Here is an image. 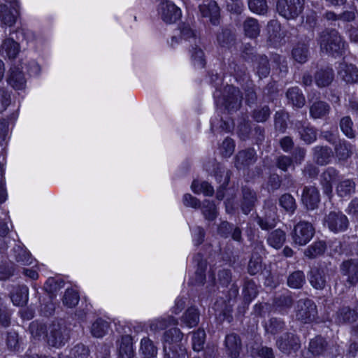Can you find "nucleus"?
<instances>
[{
  "label": "nucleus",
  "mask_w": 358,
  "mask_h": 358,
  "mask_svg": "<svg viewBox=\"0 0 358 358\" xmlns=\"http://www.w3.org/2000/svg\"><path fill=\"white\" fill-rule=\"evenodd\" d=\"M31 333L38 339L46 338L48 343L55 348L62 347L68 339V333L64 327L59 324H52L46 329L43 326L38 327L36 324L30 326Z\"/></svg>",
  "instance_id": "f257e3e1"
},
{
  "label": "nucleus",
  "mask_w": 358,
  "mask_h": 358,
  "mask_svg": "<svg viewBox=\"0 0 358 358\" xmlns=\"http://www.w3.org/2000/svg\"><path fill=\"white\" fill-rule=\"evenodd\" d=\"M320 50L330 55L341 54L345 48V42L335 29L322 31L317 39Z\"/></svg>",
  "instance_id": "f03ea898"
},
{
  "label": "nucleus",
  "mask_w": 358,
  "mask_h": 358,
  "mask_svg": "<svg viewBox=\"0 0 358 358\" xmlns=\"http://www.w3.org/2000/svg\"><path fill=\"white\" fill-rule=\"evenodd\" d=\"M317 315V306L312 300L303 299L298 301L295 308L296 320L304 324L310 323Z\"/></svg>",
  "instance_id": "7ed1b4c3"
},
{
  "label": "nucleus",
  "mask_w": 358,
  "mask_h": 358,
  "mask_svg": "<svg viewBox=\"0 0 358 358\" xmlns=\"http://www.w3.org/2000/svg\"><path fill=\"white\" fill-rule=\"evenodd\" d=\"M314 234V227L310 222L306 221H301L294 225L291 233L294 243L300 246L309 243Z\"/></svg>",
  "instance_id": "20e7f679"
},
{
  "label": "nucleus",
  "mask_w": 358,
  "mask_h": 358,
  "mask_svg": "<svg viewBox=\"0 0 358 358\" xmlns=\"http://www.w3.org/2000/svg\"><path fill=\"white\" fill-rule=\"evenodd\" d=\"M304 0H278L277 10L286 19H294L301 13Z\"/></svg>",
  "instance_id": "39448f33"
},
{
  "label": "nucleus",
  "mask_w": 358,
  "mask_h": 358,
  "mask_svg": "<svg viewBox=\"0 0 358 358\" xmlns=\"http://www.w3.org/2000/svg\"><path fill=\"white\" fill-rule=\"evenodd\" d=\"M159 17L166 24H173L182 15L180 9L169 0H161L158 6Z\"/></svg>",
  "instance_id": "423d86ee"
},
{
  "label": "nucleus",
  "mask_w": 358,
  "mask_h": 358,
  "mask_svg": "<svg viewBox=\"0 0 358 358\" xmlns=\"http://www.w3.org/2000/svg\"><path fill=\"white\" fill-rule=\"evenodd\" d=\"M324 224L334 233L342 232L347 229L349 221L341 212H330L324 217Z\"/></svg>",
  "instance_id": "0eeeda50"
},
{
  "label": "nucleus",
  "mask_w": 358,
  "mask_h": 358,
  "mask_svg": "<svg viewBox=\"0 0 358 358\" xmlns=\"http://www.w3.org/2000/svg\"><path fill=\"white\" fill-rule=\"evenodd\" d=\"M358 318V301H356L352 307L343 305L336 312L335 322L338 324L353 323Z\"/></svg>",
  "instance_id": "6e6552de"
},
{
  "label": "nucleus",
  "mask_w": 358,
  "mask_h": 358,
  "mask_svg": "<svg viewBox=\"0 0 358 358\" xmlns=\"http://www.w3.org/2000/svg\"><path fill=\"white\" fill-rule=\"evenodd\" d=\"M242 96L238 89L229 85L224 89L223 104L229 111L237 110L241 103Z\"/></svg>",
  "instance_id": "1a4fd4ad"
},
{
  "label": "nucleus",
  "mask_w": 358,
  "mask_h": 358,
  "mask_svg": "<svg viewBox=\"0 0 358 358\" xmlns=\"http://www.w3.org/2000/svg\"><path fill=\"white\" fill-rule=\"evenodd\" d=\"M301 201L308 209L316 208L320 201L318 189L314 186L304 187L301 194Z\"/></svg>",
  "instance_id": "9d476101"
},
{
  "label": "nucleus",
  "mask_w": 358,
  "mask_h": 358,
  "mask_svg": "<svg viewBox=\"0 0 358 358\" xmlns=\"http://www.w3.org/2000/svg\"><path fill=\"white\" fill-rule=\"evenodd\" d=\"M341 272L346 277V282L350 285H355L358 283V262L348 260L343 262L341 266Z\"/></svg>",
  "instance_id": "9b49d317"
},
{
  "label": "nucleus",
  "mask_w": 358,
  "mask_h": 358,
  "mask_svg": "<svg viewBox=\"0 0 358 358\" xmlns=\"http://www.w3.org/2000/svg\"><path fill=\"white\" fill-rule=\"evenodd\" d=\"M279 350L284 353L289 354L292 351H296L299 348V338L292 334H285L276 341Z\"/></svg>",
  "instance_id": "f8f14e48"
},
{
  "label": "nucleus",
  "mask_w": 358,
  "mask_h": 358,
  "mask_svg": "<svg viewBox=\"0 0 358 358\" xmlns=\"http://www.w3.org/2000/svg\"><path fill=\"white\" fill-rule=\"evenodd\" d=\"M199 10L202 17L208 18L213 24L219 23L220 8L215 1L204 2L199 6Z\"/></svg>",
  "instance_id": "ddd939ff"
},
{
  "label": "nucleus",
  "mask_w": 358,
  "mask_h": 358,
  "mask_svg": "<svg viewBox=\"0 0 358 358\" xmlns=\"http://www.w3.org/2000/svg\"><path fill=\"white\" fill-rule=\"evenodd\" d=\"M338 172L332 167L327 168L320 176V185L327 196L332 193L333 183L338 179Z\"/></svg>",
  "instance_id": "4468645a"
},
{
  "label": "nucleus",
  "mask_w": 358,
  "mask_h": 358,
  "mask_svg": "<svg viewBox=\"0 0 358 358\" xmlns=\"http://www.w3.org/2000/svg\"><path fill=\"white\" fill-rule=\"evenodd\" d=\"M256 153L254 149L240 151L236 156L235 166L238 169H244L256 161Z\"/></svg>",
  "instance_id": "2eb2a0df"
},
{
  "label": "nucleus",
  "mask_w": 358,
  "mask_h": 358,
  "mask_svg": "<svg viewBox=\"0 0 358 358\" xmlns=\"http://www.w3.org/2000/svg\"><path fill=\"white\" fill-rule=\"evenodd\" d=\"M225 347L227 355L231 358H237L241 350V341L235 334H229L225 338Z\"/></svg>",
  "instance_id": "dca6fc26"
},
{
  "label": "nucleus",
  "mask_w": 358,
  "mask_h": 358,
  "mask_svg": "<svg viewBox=\"0 0 358 358\" xmlns=\"http://www.w3.org/2000/svg\"><path fill=\"white\" fill-rule=\"evenodd\" d=\"M338 76L346 83H353L358 80V69L353 64L342 63L339 65Z\"/></svg>",
  "instance_id": "f3484780"
},
{
  "label": "nucleus",
  "mask_w": 358,
  "mask_h": 358,
  "mask_svg": "<svg viewBox=\"0 0 358 358\" xmlns=\"http://www.w3.org/2000/svg\"><path fill=\"white\" fill-rule=\"evenodd\" d=\"M182 338V334L180 330L176 327L171 328L164 334L163 344L164 350L166 351L168 348L174 345H180L178 343Z\"/></svg>",
  "instance_id": "a211bd4d"
},
{
  "label": "nucleus",
  "mask_w": 358,
  "mask_h": 358,
  "mask_svg": "<svg viewBox=\"0 0 358 358\" xmlns=\"http://www.w3.org/2000/svg\"><path fill=\"white\" fill-rule=\"evenodd\" d=\"M135 351L132 339L129 336H123L118 349V358H134Z\"/></svg>",
  "instance_id": "6ab92c4d"
},
{
  "label": "nucleus",
  "mask_w": 358,
  "mask_h": 358,
  "mask_svg": "<svg viewBox=\"0 0 358 358\" xmlns=\"http://www.w3.org/2000/svg\"><path fill=\"white\" fill-rule=\"evenodd\" d=\"M17 15V3H15L10 10L8 9L6 6H3L0 10V20L4 25L8 27H11L15 23Z\"/></svg>",
  "instance_id": "aec40b11"
},
{
  "label": "nucleus",
  "mask_w": 358,
  "mask_h": 358,
  "mask_svg": "<svg viewBox=\"0 0 358 358\" xmlns=\"http://www.w3.org/2000/svg\"><path fill=\"white\" fill-rule=\"evenodd\" d=\"M310 282L313 287L323 289L327 281V276L324 269L313 268L310 274Z\"/></svg>",
  "instance_id": "412c9836"
},
{
  "label": "nucleus",
  "mask_w": 358,
  "mask_h": 358,
  "mask_svg": "<svg viewBox=\"0 0 358 358\" xmlns=\"http://www.w3.org/2000/svg\"><path fill=\"white\" fill-rule=\"evenodd\" d=\"M243 33L250 38H257L261 30V27L257 20L253 17H248L243 23Z\"/></svg>",
  "instance_id": "4be33fe9"
},
{
  "label": "nucleus",
  "mask_w": 358,
  "mask_h": 358,
  "mask_svg": "<svg viewBox=\"0 0 358 358\" xmlns=\"http://www.w3.org/2000/svg\"><path fill=\"white\" fill-rule=\"evenodd\" d=\"M2 55L8 57L9 59H14L20 52V45L12 38L5 39L1 45Z\"/></svg>",
  "instance_id": "5701e85b"
},
{
  "label": "nucleus",
  "mask_w": 358,
  "mask_h": 358,
  "mask_svg": "<svg viewBox=\"0 0 358 358\" xmlns=\"http://www.w3.org/2000/svg\"><path fill=\"white\" fill-rule=\"evenodd\" d=\"M255 193L248 187L243 189V201L241 208L245 214H248L256 201Z\"/></svg>",
  "instance_id": "b1692460"
},
{
  "label": "nucleus",
  "mask_w": 358,
  "mask_h": 358,
  "mask_svg": "<svg viewBox=\"0 0 358 358\" xmlns=\"http://www.w3.org/2000/svg\"><path fill=\"white\" fill-rule=\"evenodd\" d=\"M11 301L15 306H24L28 301V288L26 286L17 287L15 292L11 293Z\"/></svg>",
  "instance_id": "393cba45"
},
{
  "label": "nucleus",
  "mask_w": 358,
  "mask_h": 358,
  "mask_svg": "<svg viewBox=\"0 0 358 358\" xmlns=\"http://www.w3.org/2000/svg\"><path fill=\"white\" fill-rule=\"evenodd\" d=\"M8 83L16 90H22L26 83L23 73L16 69H10Z\"/></svg>",
  "instance_id": "a878e982"
},
{
  "label": "nucleus",
  "mask_w": 358,
  "mask_h": 358,
  "mask_svg": "<svg viewBox=\"0 0 358 358\" xmlns=\"http://www.w3.org/2000/svg\"><path fill=\"white\" fill-rule=\"evenodd\" d=\"M140 352L144 358H154L157 354V348L148 338H143L141 341Z\"/></svg>",
  "instance_id": "bb28decb"
},
{
  "label": "nucleus",
  "mask_w": 358,
  "mask_h": 358,
  "mask_svg": "<svg viewBox=\"0 0 358 358\" xmlns=\"http://www.w3.org/2000/svg\"><path fill=\"white\" fill-rule=\"evenodd\" d=\"M325 250L326 244L324 241H315L305 250L304 255L310 259H314L322 255Z\"/></svg>",
  "instance_id": "cd10ccee"
},
{
  "label": "nucleus",
  "mask_w": 358,
  "mask_h": 358,
  "mask_svg": "<svg viewBox=\"0 0 358 358\" xmlns=\"http://www.w3.org/2000/svg\"><path fill=\"white\" fill-rule=\"evenodd\" d=\"M355 183L350 179L343 180L336 186L337 193L341 197L350 196L355 192Z\"/></svg>",
  "instance_id": "c85d7f7f"
},
{
  "label": "nucleus",
  "mask_w": 358,
  "mask_h": 358,
  "mask_svg": "<svg viewBox=\"0 0 358 358\" xmlns=\"http://www.w3.org/2000/svg\"><path fill=\"white\" fill-rule=\"evenodd\" d=\"M177 320L171 316H169L166 318H158L152 320L150 324V330L152 331H157L162 330L168 326L176 325Z\"/></svg>",
  "instance_id": "c756f323"
},
{
  "label": "nucleus",
  "mask_w": 358,
  "mask_h": 358,
  "mask_svg": "<svg viewBox=\"0 0 358 358\" xmlns=\"http://www.w3.org/2000/svg\"><path fill=\"white\" fill-rule=\"evenodd\" d=\"M266 206H269L271 208V211L272 212L273 215H270L268 218L263 219L262 217L257 218V223L259 225V227L264 229L267 230L269 229H271L275 227V206L271 201H268L266 203Z\"/></svg>",
  "instance_id": "7c9ffc66"
},
{
  "label": "nucleus",
  "mask_w": 358,
  "mask_h": 358,
  "mask_svg": "<svg viewBox=\"0 0 358 358\" xmlns=\"http://www.w3.org/2000/svg\"><path fill=\"white\" fill-rule=\"evenodd\" d=\"M314 150V157L317 164L324 165L330 162L332 156L331 149L327 147H316Z\"/></svg>",
  "instance_id": "2f4dec72"
},
{
  "label": "nucleus",
  "mask_w": 358,
  "mask_h": 358,
  "mask_svg": "<svg viewBox=\"0 0 358 358\" xmlns=\"http://www.w3.org/2000/svg\"><path fill=\"white\" fill-rule=\"evenodd\" d=\"M287 97L293 106L301 108L305 104V98L300 90L297 87L289 89L287 92Z\"/></svg>",
  "instance_id": "473e14b6"
},
{
  "label": "nucleus",
  "mask_w": 358,
  "mask_h": 358,
  "mask_svg": "<svg viewBox=\"0 0 358 358\" xmlns=\"http://www.w3.org/2000/svg\"><path fill=\"white\" fill-rule=\"evenodd\" d=\"M267 241L271 247L278 249L285 241V233L280 229L275 230L269 234Z\"/></svg>",
  "instance_id": "72a5a7b5"
},
{
  "label": "nucleus",
  "mask_w": 358,
  "mask_h": 358,
  "mask_svg": "<svg viewBox=\"0 0 358 358\" xmlns=\"http://www.w3.org/2000/svg\"><path fill=\"white\" fill-rule=\"evenodd\" d=\"M16 261L22 265H30L33 263L34 259L31 254L24 248L17 245L13 249Z\"/></svg>",
  "instance_id": "f704fd0d"
},
{
  "label": "nucleus",
  "mask_w": 358,
  "mask_h": 358,
  "mask_svg": "<svg viewBox=\"0 0 358 358\" xmlns=\"http://www.w3.org/2000/svg\"><path fill=\"white\" fill-rule=\"evenodd\" d=\"M268 39L271 42L277 43L281 38L280 24L275 20L270 21L266 27Z\"/></svg>",
  "instance_id": "c9c22d12"
},
{
  "label": "nucleus",
  "mask_w": 358,
  "mask_h": 358,
  "mask_svg": "<svg viewBox=\"0 0 358 358\" xmlns=\"http://www.w3.org/2000/svg\"><path fill=\"white\" fill-rule=\"evenodd\" d=\"M329 111V106L323 101L314 103L310 108V114L315 119L321 118Z\"/></svg>",
  "instance_id": "e433bc0d"
},
{
  "label": "nucleus",
  "mask_w": 358,
  "mask_h": 358,
  "mask_svg": "<svg viewBox=\"0 0 358 358\" xmlns=\"http://www.w3.org/2000/svg\"><path fill=\"white\" fill-rule=\"evenodd\" d=\"M315 83L319 87H325L329 85L334 78L331 69L320 70L315 75Z\"/></svg>",
  "instance_id": "4c0bfd02"
},
{
  "label": "nucleus",
  "mask_w": 358,
  "mask_h": 358,
  "mask_svg": "<svg viewBox=\"0 0 358 358\" xmlns=\"http://www.w3.org/2000/svg\"><path fill=\"white\" fill-rule=\"evenodd\" d=\"M192 190L195 194H203L206 196H211L214 192L213 187L207 182L194 180L191 185Z\"/></svg>",
  "instance_id": "58836bf2"
},
{
  "label": "nucleus",
  "mask_w": 358,
  "mask_h": 358,
  "mask_svg": "<svg viewBox=\"0 0 358 358\" xmlns=\"http://www.w3.org/2000/svg\"><path fill=\"white\" fill-rule=\"evenodd\" d=\"M214 175L217 182L220 184V188L223 189L228 185L230 178L229 173L225 171L220 164H217L215 165Z\"/></svg>",
  "instance_id": "ea45409f"
},
{
  "label": "nucleus",
  "mask_w": 358,
  "mask_h": 358,
  "mask_svg": "<svg viewBox=\"0 0 358 358\" xmlns=\"http://www.w3.org/2000/svg\"><path fill=\"white\" fill-rule=\"evenodd\" d=\"M308 55V49L305 43H298L292 50L293 58L299 63L306 62Z\"/></svg>",
  "instance_id": "a19ab883"
},
{
  "label": "nucleus",
  "mask_w": 358,
  "mask_h": 358,
  "mask_svg": "<svg viewBox=\"0 0 358 358\" xmlns=\"http://www.w3.org/2000/svg\"><path fill=\"white\" fill-rule=\"evenodd\" d=\"M248 7L251 12L257 15H265L268 10L266 0H248Z\"/></svg>",
  "instance_id": "79ce46f5"
},
{
  "label": "nucleus",
  "mask_w": 358,
  "mask_h": 358,
  "mask_svg": "<svg viewBox=\"0 0 358 358\" xmlns=\"http://www.w3.org/2000/svg\"><path fill=\"white\" fill-rule=\"evenodd\" d=\"M199 321V314L194 308H189L182 316V322L187 327L192 328L197 325Z\"/></svg>",
  "instance_id": "37998d69"
},
{
  "label": "nucleus",
  "mask_w": 358,
  "mask_h": 358,
  "mask_svg": "<svg viewBox=\"0 0 358 358\" xmlns=\"http://www.w3.org/2000/svg\"><path fill=\"white\" fill-rule=\"evenodd\" d=\"M326 348V341L320 336L312 339L309 345V351L313 355H320L323 353Z\"/></svg>",
  "instance_id": "c03bdc74"
},
{
  "label": "nucleus",
  "mask_w": 358,
  "mask_h": 358,
  "mask_svg": "<svg viewBox=\"0 0 358 358\" xmlns=\"http://www.w3.org/2000/svg\"><path fill=\"white\" fill-rule=\"evenodd\" d=\"M280 206L287 212L294 213L296 208V203L294 198L289 194H285L279 199Z\"/></svg>",
  "instance_id": "a18cd8bd"
},
{
  "label": "nucleus",
  "mask_w": 358,
  "mask_h": 358,
  "mask_svg": "<svg viewBox=\"0 0 358 358\" xmlns=\"http://www.w3.org/2000/svg\"><path fill=\"white\" fill-rule=\"evenodd\" d=\"M108 323L103 320H97L92 326L91 332L92 335L97 338L103 336L108 329Z\"/></svg>",
  "instance_id": "49530a36"
},
{
  "label": "nucleus",
  "mask_w": 358,
  "mask_h": 358,
  "mask_svg": "<svg viewBox=\"0 0 358 358\" xmlns=\"http://www.w3.org/2000/svg\"><path fill=\"white\" fill-rule=\"evenodd\" d=\"M305 282V276L302 271H297L292 273L287 279V284L292 288L298 289Z\"/></svg>",
  "instance_id": "de8ad7c7"
},
{
  "label": "nucleus",
  "mask_w": 358,
  "mask_h": 358,
  "mask_svg": "<svg viewBox=\"0 0 358 358\" xmlns=\"http://www.w3.org/2000/svg\"><path fill=\"white\" fill-rule=\"evenodd\" d=\"M340 128L347 137L352 138L355 136V132L353 129V122L350 117L346 116L341 120Z\"/></svg>",
  "instance_id": "09e8293b"
},
{
  "label": "nucleus",
  "mask_w": 358,
  "mask_h": 358,
  "mask_svg": "<svg viewBox=\"0 0 358 358\" xmlns=\"http://www.w3.org/2000/svg\"><path fill=\"white\" fill-rule=\"evenodd\" d=\"M206 334L204 330L199 329L194 333L192 336V348L194 351L200 352L203 348Z\"/></svg>",
  "instance_id": "8fccbe9b"
},
{
  "label": "nucleus",
  "mask_w": 358,
  "mask_h": 358,
  "mask_svg": "<svg viewBox=\"0 0 358 358\" xmlns=\"http://www.w3.org/2000/svg\"><path fill=\"white\" fill-rule=\"evenodd\" d=\"M164 352L166 358H186V350L182 345H174Z\"/></svg>",
  "instance_id": "3c124183"
},
{
  "label": "nucleus",
  "mask_w": 358,
  "mask_h": 358,
  "mask_svg": "<svg viewBox=\"0 0 358 358\" xmlns=\"http://www.w3.org/2000/svg\"><path fill=\"white\" fill-rule=\"evenodd\" d=\"M250 354L252 357H259L260 358L275 357L273 349L266 346L252 348Z\"/></svg>",
  "instance_id": "603ef678"
},
{
  "label": "nucleus",
  "mask_w": 358,
  "mask_h": 358,
  "mask_svg": "<svg viewBox=\"0 0 358 358\" xmlns=\"http://www.w3.org/2000/svg\"><path fill=\"white\" fill-rule=\"evenodd\" d=\"M284 322L277 318H271L268 323L266 324V332L271 334H276L282 331L284 329Z\"/></svg>",
  "instance_id": "864d4df0"
},
{
  "label": "nucleus",
  "mask_w": 358,
  "mask_h": 358,
  "mask_svg": "<svg viewBox=\"0 0 358 358\" xmlns=\"http://www.w3.org/2000/svg\"><path fill=\"white\" fill-rule=\"evenodd\" d=\"M337 156L340 159H345L351 155V145L345 141H340L335 147Z\"/></svg>",
  "instance_id": "5fc2aeb1"
},
{
  "label": "nucleus",
  "mask_w": 358,
  "mask_h": 358,
  "mask_svg": "<svg viewBox=\"0 0 358 358\" xmlns=\"http://www.w3.org/2000/svg\"><path fill=\"white\" fill-rule=\"evenodd\" d=\"M299 132L301 139L306 143H311L316 139V132L312 127L303 126Z\"/></svg>",
  "instance_id": "6e6d98bb"
},
{
  "label": "nucleus",
  "mask_w": 358,
  "mask_h": 358,
  "mask_svg": "<svg viewBox=\"0 0 358 358\" xmlns=\"http://www.w3.org/2000/svg\"><path fill=\"white\" fill-rule=\"evenodd\" d=\"M79 301L78 294L73 289H67L63 298V303L66 306L71 308L78 304Z\"/></svg>",
  "instance_id": "4d7b16f0"
},
{
  "label": "nucleus",
  "mask_w": 358,
  "mask_h": 358,
  "mask_svg": "<svg viewBox=\"0 0 358 358\" xmlns=\"http://www.w3.org/2000/svg\"><path fill=\"white\" fill-rule=\"evenodd\" d=\"M244 298L246 301H250L257 294V288L252 281H248L243 288Z\"/></svg>",
  "instance_id": "13d9d810"
},
{
  "label": "nucleus",
  "mask_w": 358,
  "mask_h": 358,
  "mask_svg": "<svg viewBox=\"0 0 358 358\" xmlns=\"http://www.w3.org/2000/svg\"><path fill=\"white\" fill-rule=\"evenodd\" d=\"M219 44L224 48H229L234 43V36L230 31L225 30L217 36Z\"/></svg>",
  "instance_id": "bf43d9fd"
},
{
  "label": "nucleus",
  "mask_w": 358,
  "mask_h": 358,
  "mask_svg": "<svg viewBox=\"0 0 358 358\" xmlns=\"http://www.w3.org/2000/svg\"><path fill=\"white\" fill-rule=\"evenodd\" d=\"M203 213L208 220H213L216 217L215 205L210 201L206 200L203 204Z\"/></svg>",
  "instance_id": "052dcab7"
},
{
  "label": "nucleus",
  "mask_w": 358,
  "mask_h": 358,
  "mask_svg": "<svg viewBox=\"0 0 358 358\" xmlns=\"http://www.w3.org/2000/svg\"><path fill=\"white\" fill-rule=\"evenodd\" d=\"M190 52L194 65H197L201 68L203 67L205 65V59L202 50L197 48H192Z\"/></svg>",
  "instance_id": "680f3d73"
},
{
  "label": "nucleus",
  "mask_w": 358,
  "mask_h": 358,
  "mask_svg": "<svg viewBox=\"0 0 358 358\" xmlns=\"http://www.w3.org/2000/svg\"><path fill=\"white\" fill-rule=\"evenodd\" d=\"M252 116L257 122H265L270 116V109L268 106H264L262 108L255 110Z\"/></svg>",
  "instance_id": "e2e57ef3"
},
{
  "label": "nucleus",
  "mask_w": 358,
  "mask_h": 358,
  "mask_svg": "<svg viewBox=\"0 0 358 358\" xmlns=\"http://www.w3.org/2000/svg\"><path fill=\"white\" fill-rule=\"evenodd\" d=\"M262 269V260L260 257L252 256L248 264V272L251 275L258 273Z\"/></svg>",
  "instance_id": "0e129e2a"
},
{
  "label": "nucleus",
  "mask_w": 358,
  "mask_h": 358,
  "mask_svg": "<svg viewBox=\"0 0 358 358\" xmlns=\"http://www.w3.org/2000/svg\"><path fill=\"white\" fill-rule=\"evenodd\" d=\"M71 354L75 358H87L90 351L83 344H78L71 350Z\"/></svg>",
  "instance_id": "69168bd1"
},
{
  "label": "nucleus",
  "mask_w": 358,
  "mask_h": 358,
  "mask_svg": "<svg viewBox=\"0 0 358 358\" xmlns=\"http://www.w3.org/2000/svg\"><path fill=\"white\" fill-rule=\"evenodd\" d=\"M235 145L232 139L226 138L220 148V152L224 157L231 156L234 151Z\"/></svg>",
  "instance_id": "338daca9"
},
{
  "label": "nucleus",
  "mask_w": 358,
  "mask_h": 358,
  "mask_svg": "<svg viewBox=\"0 0 358 358\" xmlns=\"http://www.w3.org/2000/svg\"><path fill=\"white\" fill-rule=\"evenodd\" d=\"M270 69L268 66V62L266 57H261L259 64L257 67V73L259 77H266L268 75Z\"/></svg>",
  "instance_id": "774afa93"
}]
</instances>
